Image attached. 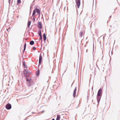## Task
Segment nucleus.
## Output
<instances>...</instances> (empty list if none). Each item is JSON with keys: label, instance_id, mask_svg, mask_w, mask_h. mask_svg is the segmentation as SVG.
<instances>
[{"label": "nucleus", "instance_id": "nucleus-1", "mask_svg": "<svg viewBox=\"0 0 120 120\" xmlns=\"http://www.w3.org/2000/svg\"><path fill=\"white\" fill-rule=\"evenodd\" d=\"M102 89H100L98 90L97 97V99L98 104L99 103L101 96Z\"/></svg>", "mask_w": 120, "mask_h": 120}, {"label": "nucleus", "instance_id": "nucleus-2", "mask_svg": "<svg viewBox=\"0 0 120 120\" xmlns=\"http://www.w3.org/2000/svg\"><path fill=\"white\" fill-rule=\"evenodd\" d=\"M36 12L39 15V17L40 16L41 13L40 10L37 8H35V9L34 10L32 14V16H34L36 14Z\"/></svg>", "mask_w": 120, "mask_h": 120}, {"label": "nucleus", "instance_id": "nucleus-3", "mask_svg": "<svg viewBox=\"0 0 120 120\" xmlns=\"http://www.w3.org/2000/svg\"><path fill=\"white\" fill-rule=\"evenodd\" d=\"M75 2L77 8H79L80 4V0H75Z\"/></svg>", "mask_w": 120, "mask_h": 120}, {"label": "nucleus", "instance_id": "nucleus-4", "mask_svg": "<svg viewBox=\"0 0 120 120\" xmlns=\"http://www.w3.org/2000/svg\"><path fill=\"white\" fill-rule=\"evenodd\" d=\"M42 55L41 53L40 54L39 58V65L38 66L40 65L42 61Z\"/></svg>", "mask_w": 120, "mask_h": 120}, {"label": "nucleus", "instance_id": "nucleus-5", "mask_svg": "<svg viewBox=\"0 0 120 120\" xmlns=\"http://www.w3.org/2000/svg\"><path fill=\"white\" fill-rule=\"evenodd\" d=\"M11 107V104L8 103L6 105V108L8 110L10 109Z\"/></svg>", "mask_w": 120, "mask_h": 120}, {"label": "nucleus", "instance_id": "nucleus-6", "mask_svg": "<svg viewBox=\"0 0 120 120\" xmlns=\"http://www.w3.org/2000/svg\"><path fill=\"white\" fill-rule=\"evenodd\" d=\"M38 27L40 29H41L42 28V24L41 22L40 21L38 22Z\"/></svg>", "mask_w": 120, "mask_h": 120}, {"label": "nucleus", "instance_id": "nucleus-7", "mask_svg": "<svg viewBox=\"0 0 120 120\" xmlns=\"http://www.w3.org/2000/svg\"><path fill=\"white\" fill-rule=\"evenodd\" d=\"M34 82L33 81H30L28 82V86H30L33 85L34 84Z\"/></svg>", "mask_w": 120, "mask_h": 120}, {"label": "nucleus", "instance_id": "nucleus-8", "mask_svg": "<svg viewBox=\"0 0 120 120\" xmlns=\"http://www.w3.org/2000/svg\"><path fill=\"white\" fill-rule=\"evenodd\" d=\"M76 87H75V89L74 90L73 93V96L74 98H75V97L76 96Z\"/></svg>", "mask_w": 120, "mask_h": 120}, {"label": "nucleus", "instance_id": "nucleus-9", "mask_svg": "<svg viewBox=\"0 0 120 120\" xmlns=\"http://www.w3.org/2000/svg\"><path fill=\"white\" fill-rule=\"evenodd\" d=\"M23 73L24 74V75L26 76L27 74L28 73V72L27 71V70L26 69H25L23 71Z\"/></svg>", "mask_w": 120, "mask_h": 120}, {"label": "nucleus", "instance_id": "nucleus-10", "mask_svg": "<svg viewBox=\"0 0 120 120\" xmlns=\"http://www.w3.org/2000/svg\"><path fill=\"white\" fill-rule=\"evenodd\" d=\"M43 38L44 41H45L46 39V37L45 34V33H44L43 34Z\"/></svg>", "mask_w": 120, "mask_h": 120}, {"label": "nucleus", "instance_id": "nucleus-11", "mask_svg": "<svg viewBox=\"0 0 120 120\" xmlns=\"http://www.w3.org/2000/svg\"><path fill=\"white\" fill-rule=\"evenodd\" d=\"M26 43H25L24 44V49H23V53H24V51H25V50L26 47Z\"/></svg>", "mask_w": 120, "mask_h": 120}, {"label": "nucleus", "instance_id": "nucleus-12", "mask_svg": "<svg viewBox=\"0 0 120 120\" xmlns=\"http://www.w3.org/2000/svg\"><path fill=\"white\" fill-rule=\"evenodd\" d=\"M60 116L59 115H57V116L56 120H60Z\"/></svg>", "mask_w": 120, "mask_h": 120}, {"label": "nucleus", "instance_id": "nucleus-13", "mask_svg": "<svg viewBox=\"0 0 120 120\" xmlns=\"http://www.w3.org/2000/svg\"><path fill=\"white\" fill-rule=\"evenodd\" d=\"M23 65L24 68H27V67L26 65L25 62H23Z\"/></svg>", "mask_w": 120, "mask_h": 120}, {"label": "nucleus", "instance_id": "nucleus-14", "mask_svg": "<svg viewBox=\"0 0 120 120\" xmlns=\"http://www.w3.org/2000/svg\"><path fill=\"white\" fill-rule=\"evenodd\" d=\"M34 43V42L33 41H31L30 42V44L31 45H33Z\"/></svg>", "mask_w": 120, "mask_h": 120}, {"label": "nucleus", "instance_id": "nucleus-15", "mask_svg": "<svg viewBox=\"0 0 120 120\" xmlns=\"http://www.w3.org/2000/svg\"><path fill=\"white\" fill-rule=\"evenodd\" d=\"M31 21H28V27L29 28L31 23Z\"/></svg>", "mask_w": 120, "mask_h": 120}, {"label": "nucleus", "instance_id": "nucleus-16", "mask_svg": "<svg viewBox=\"0 0 120 120\" xmlns=\"http://www.w3.org/2000/svg\"><path fill=\"white\" fill-rule=\"evenodd\" d=\"M40 74L39 70H38L37 71L36 73V75L37 76H38Z\"/></svg>", "mask_w": 120, "mask_h": 120}, {"label": "nucleus", "instance_id": "nucleus-17", "mask_svg": "<svg viewBox=\"0 0 120 120\" xmlns=\"http://www.w3.org/2000/svg\"><path fill=\"white\" fill-rule=\"evenodd\" d=\"M38 34L39 36H41V30H39L38 32Z\"/></svg>", "mask_w": 120, "mask_h": 120}, {"label": "nucleus", "instance_id": "nucleus-18", "mask_svg": "<svg viewBox=\"0 0 120 120\" xmlns=\"http://www.w3.org/2000/svg\"><path fill=\"white\" fill-rule=\"evenodd\" d=\"M26 81L28 82L32 81L31 79H29L28 78H26Z\"/></svg>", "mask_w": 120, "mask_h": 120}, {"label": "nucleus", "instance_id": "nucleus-19", "mask_svg": "<svg viewBox=\"0 0 120 120\" xmlns=\"http://www.w3.org/2000/svg\"><path fill=\"white\" fill-rule=\"evenodd\" d=\"M83 33V32L82 31H81L79 33L80 36H81V37H82Z\"/></svg>", "mask_w": 120, "mask_h": 120}, {"label": "nucleus", "instance_id": "nucleus-20", "mask_svg": "<svg viewBox=\"0 0 120 120\" xmlns=\"http://www.w3.org/2000/svg\"><path fill=\"white\" fill-rule=\"evenodd\" d=\"M40 36L39 39L41 40V43H42V36Z\"/></svg>", "mask_w": 120, "mask_h": 120}, {"label": "nucleus", "instance_id": "nucleus-21", "mask_svg": "<svg viewBox=\"0 0 120 120\" xmlns=\"http://www.w3.org/2000/svg\"><path fill=\"white\" fill-rule=\"evenodd\" d=\"M21 2V0H17V3L18 4H20Z\"/></svg>", "mask_w": 120, "mask_h": 120}, {"label": "nucleus", "instance_id": "nucleus-22", "mask_svg": "<svg viewBox=\"0 0 120 120\" xmlns=\"http://www.w3.org/2000/svg\"><path fill=\"white\" fill-rule=\"evenodd\" d=\"M24 76L26 77V78H28V77L29 76V75H26V76Z\"/></svg>", "mask_w": 120, "mask_h": 120}, {"label": "nucleus", "instance_id": "nucleus-23", "mask_svg": "<svg viewBox=\"0 0 120 120\" xmlns=\"http://www.w3.org/2000/svg\"><path fill=\"white\" fill-rule=\"evenodd\" d=\"M34 17V16H33ZM33 21L34 22L35 21V18L34 17H33Z\"/></svg>", "mask_w": 120, "mask_h": 120}, {"label": "nucleus", "instance_id": "nucleus-24", "mask_svg": "<svg viewBox=\"0 0 120 120\" xmlns=\"http://www.w3.org/2000/svg\"><path fill=\"white\" fill-rule=\"evenodd\" d=\"M11 0H8V2L9 3V5L10 4V3Z\"/></svg>", "mask_w": 120, "mask_h": 120}, {"label": "nucleus", "instance_id": "nucleus-25", "mask_svg": "<svg viewBox=\"0 0 120 120\" xmlns=\"http://www.w3.org/2000/svg\"><path fill=\"white\" fill-rule=\"evenodd\" d=\"M35 47H33V50H34V49H35Z\"/></svg>", "mask_w": 120, "mask_h": 120}, {"label": "nucleus", "instance_id": "nucleus-26", "mask_svg": "<svg viewBox=\"0 0 120 120\" xmlns=\"http://www.w3.org/2000/svg\"><path fill=\"white\" fill-rule=\"evenodd\" d=\"M32 8V6H30V9H31V8Z\"/></svg>", "mask_w": 120, "mask_h": 120}, {"label": "nucleus", "instance_id": "nucleus-27", "mask_svg": "<svg viewBox=\"0 0 120 120\" xmlns=\"http://www.w3.org/2000/svg\"><path fill=\"white\" fill-rule=\"evenodd\" d=\"M27 71L28 72V73H29L30 72L28 71V70H27Z\"/></svg>", "mask_w": 120, "mask_h": 120}, {"label": "nucleus", "instance_id": "nucleus-28", "mask_svg": "<svg viewBox=\"0 0 120 120\" xmlns=\"http://www.w3.org/2000/svg\"><path fill=\"white\" fill-rule=\"evenodd\" d=\"M41 112H42V113H43L44 112V111H42Z\"/></svg>", "mask_w": 120, "mask_h": 120}, {"label": "nucleus", "instance_id": "nucleus-29", "mask_svg": "<svg viewBox=\"0 0 120 120\" xmlns=\"http://www.w3.org/2000/svg\"><path fill=\"white\" fill-rule=\"evenodd\" d=\"M31 9H30V12H31Z\"/></svg>", "mask_w": 120, "mask_h": 120}, {"label": "nucleus", "instance_id": "nucleus-30", "mask_svg": "<svg viewBox=\"0 0 120 120\" xmlns=\"http://www.w3.org/2000/svg\"><path fill=\"white\" fill-rule=\"evenodd\" d=\"M52 120H55V119L54 118L52 119Z\"/></svg>", "mask_w": 120, "mask_h": 120}, {"label": "nucleus", "instance_id": "nucleus-31", "mask_svg": "<svg viewBox=\"0 0 120 120\" xmlns=\"http://www.w3.org/2000/svg\"><path fill=\"white\" fill-rule=\"evenodd\" d=\"M111 16L109 17V18H111Z\"/></svg>", "mask_w": 120, "mask_h": 120}, {"label": "nucleus", "instance_id": "nucleus-32", "mask_svg": "<svg viewBox=\"0 0 120 120\" xmlns=\"http://www.w3.org/2000/svg\"><path fill=\"white\" fill-rule=\"evenodd\" d=\"M8 29H7V31H8Z\"/></svg>", "mask_w": 120, "mask_h": 120}, {"label": "nucleus", "instance_id": "nucleus-33", "mask_svg": "<svg viewBox=\"0 0 120 120\" xmlns=\"http://www.w3.org/2000/svg\"><path fill=\"white\" fill-rule=\"evenodd\" d=\"M102 59H103V57H102V58L101 59V60H102Z\"/></svg>", "mask_w": 120, "mask_h": 120}, {"label": "nucleus", "instance_id": "nucleus-34", "mask_svg": "<svg viewBox=\"0 0 120 120\" xmlns=\"http://www.w3.org/2000/svg\"><path fill=\"white\" fill-rule=\"evenodd\" d=\"M41 112H39V113H40Z\"/></svg>", "mask_w": 120, "mask_h": 120}, {"label": "nucleus", "instance_id": "nucleus-35", "mask_svg": "<svg viewBox=\"0 0 120 120\" xmlns=\"http://www.w3.org/2000/svg\"><path fill=\"white\" fill-rule=\"evenodd\" d=\"M71 105V104H70V106Z\"/></svg>", "mask_w": 120, "mask_h": 120}, {"label": "nucleus", "instance_id": "nucleus-36", "mask_svg": "<svg viewBox=\"0 0 120 120\" xmlns=\"http://www.w3.org/2000/svg\"><path fill=\"white\" fill-rule=\"evenodd\" d=\"M96 66H97V64H96Z\"/></svg>", "mask_w": 120, "mask_h": 120}]
</instances>
